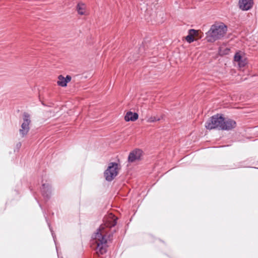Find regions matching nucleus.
<instances>
[{
    "label": "nucleus",
    "mask_w": 258,
    "mask_h": 258,
    "mask_svg": "<svg viewBox=\"0 0 258 258\" xmlns=\"http://www.w3.org/2000/svg\"><path fill=\"white\" fill-rule=\"evenodd\" d=\"M104 226L100 225L96 232L92 236L95 239L97 244V253L98 254H104L107 252V239L106 234L104 233Z\"/></svg>",
    "instance_id": "obj_1"
},
{
    "label": "nucleus",
    "mask_w": 258,
    "mask_h": 258,
    "mask_svg": "<svg viewBox=\"0 0 258 258\" xmlns=\"http://www.w3.org/2000/svg\"><path fill=\"white\" fill-rule=\"evenodd\" d=\"M227 31V27L223 24L212 25L206 33V39L209 42H214L223 38Z\"/></svg>",
    "instance_id": "obj_2"
},
{
    "label": "nucleus",
    "mask_w": 258,
    "mask_h": 258,
    "mask_svg": "<svg viewBox=\"0 0 258 258\" xmlns=\"http://www.w3.org/2000/svg\"><path fill=\"white\" fill-rule=\"evenodd\" d=\"M223 121L224 117L222 115L217 114L210 117V119L206 123L205 126L209 130L214 128L221 130Z\"/></svg>",
    "instance_id": "obj_3"
},
{
    "label": "nucleus",
    "mask_w": 258,
    "mask_h": 258,
    "mask_svg": "<svg viewBox=\"0 0 258 258\" xmlns=\"http://www.w3.org/2000/svg\"><path fill=\"white\" fill-rule=\"evenodd\" d=\"M118 165L115 162H111L106 170L104 172V176L106 180L111 181L118 174Z\"/></svg>",
    "instance_id": "obj_4"
},
{
    "label": "nucleus",
    "mask_w": 258,
    "mask_h": 258,
    "mask_svg": "<svg viewBox=\"0 0 258 258\" xmlns=\"http://www.w3.org/2000/svg\"><path fill=\"white\" fill-rule=\"evenodd\" d=\"M23 122L19 130V133L21 137H25L30 130L29 125L31 123L30 115L27 112H24L23 114Z\"/></svg>",
    "instance_id": "obj_5"
},
{
    "label": "nucleus",
    "mask_w": 258,
    "mask_h": 258,
    "mask_svg": "<svg viewBox=\"0 0 258 258\" xmlns=\"http://www.w3.org/2000/svg\"><path fill=\"white\" fill-rule=\"evenodd\" d=\"M51 186L47 181L45 182H43V180L42 181V187L40 188L41 194L43 198L48 200L51 198Z\"/></svg>",
    "instance_id": "obj_6"
},
{
    "label": "nucleus",
    "mask_w": 258,
    "mask_h": 258,
    "mask_svg": "<svg viewBox=\"0 0 258 258\" xmlns=\"http://www.w3.org/2000/svg\"><path fill=\"white\" fill-rule=\"evenodd\" d=\"M143 152L140 149H135L130 153L128 156V162L130 163L140 161L143 156Z\"/></svg>",
    "instance_id": "obj_7"
},
{
    "label": "nucleus",
    "mask_w": 258,
    "mask_h": 258,
    "mask_svg": "<svg viewBox=\"0 0 258 258\" xmlns=\"http://www.w3.org/2000/svg\"><path fill=\"white\" fill-rule=\"evenodd\" d=\"M236 126V122L233 119L230 118H225L222 123L221 130L229 131L234 128Z\"/></svg>",
    "instance_id": "obj_8"
},
{
    "label": "nucleus",
    "mask_w": 258,
    "mask_h": 258,
    "mask_svg": "<svg viewBox=\"0 0 258 258\" xmlns=\"http://www.w3.org/2000/svg\"><path fill=\"white\" fill-rule=\"evenodd\" d=\"M253 0H239V9L242 11H248L252 8Z\"/></svg>",
    "instance_id": "obj_9"
},
{
    "label": "nucleus",
    "mask_w": 258,
    "mask_h": 258,
    "mask_svg": "<svg viewBox=\"0 0 258 258\" xmlns=\"http://www.w3.org/2000/svg\"><path fill=\"white\" fill-rule=\"evenodd\" d=\"M72 77L70 75H67L64 78L62 75H59L58 77V81L57 84L59 86L65 87L67 86V84L71 81Z\"/></svg>",
    "instance_id": "obj_10"
},
{
    "label": "nucleus",
    "mask_w": 258,
    "mask_h": 258,
    "mask_svg": "<svg viewBox=\"0 0 258 258\" xmlns=\"http://www.w3.org/2000/svg\"><path fill=\"white\" fill-rule=\"evenodd\" d=\"M139 115L137 112H133L131 111H127L124 116V120L126 121H134L138 119Z\"/></svg>",
    "instance_id": "obj_11"
},
{
    "label": "nucleus",
    "mask_w": 258,
    "mask_h": 258,
    "mask_svg": "<svg viewBox=\"0 0 258 258\" xmlns=\"http://www.w3.org/2000/svg\"><path fill=\"white\" fill-rule=\"evenodd\" d=\"M234 60L238 62L240 67H244L246 63L242 60V58L239 53L237 52L234 55Z\"/></svg>",
    "instance_id": "obj_12"
},
{
    "label": "nucleus",
    "mask_w": 258,
    "mask_h": 258,
    "mask_svg": "<svg viewBox=\"0 0 258 258\" xmlns=\"http://www.w3.org/2000/svg\"><path fill=\"white\" fill-rule=\"evenodd\" d=\"M43 214H44V216L45 217V220L47 223V225L49 227V230L51 233V235L52 236V237H53V240L54 241V242L55 243V239H56V236L54 233V231H53L52 230V227L51 226V224H50V223L48 221V219L47 218V217L46 216V213L45 211H43Z\"/></svg>",
    "instance_id": "obj_13"
},
{
    "label": "nucleus",
    "mask_w": 258,
    "mask_h": 258,
    "mask_svg": "<svg viewBox=\"0 0 258 258\" xmlns=\"http://www.w3.org/2000/svg\"><path fill=\"white\" fill-rule=\"evenodd\" d=\"M185 40L189 43L194 42V29L189 30V34L186 36Z\"/></svg>",
    "instance_id": "obj_14"
},
{
    "label": "nucleus",
    "mask_w": 258,
    "mask_h": 258,
    "mask_svg": "<svg viewBox=\"0 0 258 258\" xmlns=\"http://www.w3.org/2000/svg\"><path fill=\"white\" fill-rule=\"evenodd\" d=\"M85 9V5L84 4L82 3H79L77 5V10L78 11V13L80 15H84L85 13L84 11Z\"/></svg>",
    "instance_id": "obj_15"
},
{
    "label": "nucleus",
    "mask_w": 258,
    "mask_h": 258,
    "mask_svg": "<svg viewBox=\"0 0 258 258\" xmlns=\"http://www.w3.org/2000/svg\"><path fill=\"white\" fill-rule=\"evenodd\" d=\"M195 41L199 39H200L203 36V33L200 30H195Z\"/></svg>",
    "instance_id": "obj_16"
},
{
    "label": "nucleus",
    "mask_w": 258,
    "mask_h": 258,
    "mask_svg": "<svg viewBox=\"0 0 258 258\" xmlns=\"http://www.w3.org/2000/svg\"><path fill=\"white\" fill-rule=\"evenodd\" d=\"M160 118L156 116H151L147 119L148 122H154L160 120Z\"/></svg>",
    "instance_id": "obj_17"
},
{
    "label": "nucleus",
    "mask_w": 258,
    "mask_h": 258,
    "mask_svg": "<svg viewBox=\"0 0 258 258\" xmlns=\"http://www.w3.org/2000/svg\"><path fill=\"white\" fill-rule=\"evenodd\" d=\"M229 51L230 49L228 48H225L224 51L222 50V47H220V53L221 55L227 54Z\"/></svg>",
    "instance_id": "obj_18"
},
{
    "label": "nucleus",
    "mask_w": 258,
    "mask_h": 258,
    "mask_svg": "<svg viewBox=\"0 0 258 258\" xmlns=\"http://www.w3.org/2000/svg\"><path fill=\"white\" fill-rule=\"evenodd\" d=\"M117 218L114 219L110 223H109L107 225V226L110 228L114 227L117 224Z\"/></svg>",
    "instance_id": "obj_19"
},
{
    "label": "nucleus",
    "mask_w": 258,
    "mask_h": 258,
    "mask_svg": "<svg viewBox=\"0 0 258 258\" xmlns=\"http://www.w3.org/2000/svg\"><path fill=\"white\" fill-rule=\"evenodd\" d=\"M21 147V142L18 143L16 145V148L17 150L19 151V150L20 149Z\"/></svg>",
    "instance_id": "obj_20"
},
{
    "label": "nucleus",
    "mask_w": 258,
    "mask_h": 258,
    "mask_svg": "<svg viewBox=\"0 0 258 258\" xmlns=\"http://www.w3.org/2000/svg\"><path fill=\"white\" fill-rule=\"evenodd\" d=\"M38 204H39V207H40L41 208V209L42 210L43 209H42V206H41V205L40 204H39V203H38Z\"/></svg>",
    "instance_id": "obj_21"
},
{
    "label": "nucleus",
    "mask_w": 258,
    "mask_h": 258,
    "mask_svg": "<svg viewBox=\"0 0 258 258\" xmlns=\"http://www.w3.org/2000/svg\"><path fill=\"white\" fill-rule=\"evenodd\" d=\"M36 201H37V202L39 203V202L38 201H37V199H36Z\"/></svg>",
    "instance_id": "obj_22"
}]
</instances>
